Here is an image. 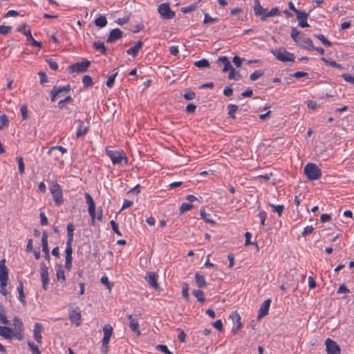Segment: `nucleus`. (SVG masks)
I'll return each mask as SVG.
<instances>
[{"label": "nucleus", "mask_w": 354, "mask_h": 354, "mask_svg": "<svg viewBox=\"0 0 354 354\" xmlns=\"http://www.w3.org/2000/svg\"><path fill=\"white\" fill-rule=\"evenodd\" d=\"M304 174L309 180H318L322 176L321 169L315 163H308L304 169Z\"/></svg>", "instance_id": "nucleus-1"}, {"label": "nucleus", "mask_w": 354, "mask_h": 354, "mask_svg": "<svg viewBox=\"0 0 354 354\" xmlns=\"http://www.w3.org/2000/svg\"><path fill=\"white\" fill-rule=\"evenodd\" d=\"M106 153L111 160L113 165H122L123 161L124 165H128V158L123 151H115L106 149Z\"/></svg>", "instance_id": "nucleus-2"}, {"label": "nucleus", "mask_w": 354, "mask_h": 354, "mask_svg": "<svg viewBox=\"0 0 354 354\" xmlns=\"http://www.w3.org/2000/svg\"><path fill=\"white\" fill-rule=\"evenodd\" d=\"M49 189L55 205L60 206L63 205L64 200L63 198L62 189L60 185L57 183H55L50 185Z\"/></svg>", "instance_id": "nucleus-3"}, {"label": "nucleus", "mask_w": 354, "mask_h": 354, "mask_svg": "<svg viewBox=\"0 0 354 354\" xmlns=\"http://www.w3.org/2000/svg\"><path fill=\"white\" fill-rule=\"evenodd\" d=\"M272 53L279 61L283 62H294L295 56L293 53L287 51L285 48H281L279 50H272Z\"/></svg>", "instance_id": "nucleus-4"}, {"label": "nucleus", "mask_w": 354, "mask_h": 354, "mask_svg": "<svg viewBox=\"0 0 354 354\" xmlns=\"http://www.w3.org/2000/svg\"><path fill=\"white\" fill-rule=\"evenodd\" d=\"M91 62L85 58H83L80 62H76L68 66L70 73H84L86 72Z\"/></svg>", "instance_id": "nucleus-5"}, {"label": "nucleus", "mask_w": 354, "mask_h": 354, "mask_svg": "<svg viewBox=\"0 0 354 354\" xmlns=\"http://www.w3.org/2000/svg\"><path fill=\"white\" fill-rule=\"evenodd\" d=\"M158 11L160 15L164 19H171L175 17V12L171 10L169 3H162L158 8Z\"/></svg>", "instance_id": "nucleus-6"}, {"label": "nucleus", "mask_w": 354, "mask_h": 354, "mask_svg": "<svg viewBox=\"0 0 354 354\" xmlns=\"http://www.w3.org/2000/svg\"><path fill=\"white\" fill-rule=\"evenodd\" d=\"M81 310L79 306H75L69 310L68 319L71 323L75 324L76 326L81 325Z\"/></svg>", "instance_id": "nucleus-7"}, {"label": "nucleus", "mask_w": 354, "mask_h": 354, "mask_svg": "<svg viewBox=\"0 0 354 354\" xmlns=\"http://www.w3.org/2000/svg\"><path fill=\"white\" fill-rule=\"evenodd\" d=\"M325 344L327 354H340L341 348L334 340L327 338L325 340Z\"/></svg>", "instance_id": "nucleus-8"}, {"label": "nucleus", "mask_w": 354, "mask_h": 354, "mask_svg": "<svg viewBox=\"0 0 354 354\" xmlns=\"http://www.w3.org/2000/svg\"><path fill=\"white\" fill-rule=\"evenodd\" d=\"M297 43L301 48L307 50L312 51L315 49L312 40L305 35H300Z\"/></svg>", "instance_id": "nucleus-9"}, {"label": "nucleus", "mask_w": 354, "mask_h": 354, "mask_svg": "<svg viewBox=\"0 0 354 354\" xmlns=\"http://www.w3.org/2000/svg\"><path fill=\"white\" fill-rule=\"evenodd\" d=\"M104 337L102 340V348L106 346V350H109V343L111 337L113 334V328L110 324H105L102 328Z\"/></svg>", "instance_id": "nucleus-10"}, {"label": "nucleus", "mask_w": 354, "mask_h": 354, "mask_svg": "<svg viewBox=\"0 0 354 354\" xmlns=\"http://www.w3.org/2000/svg\"><path fill=\"white\" fill-rule=\"evenodd\" d=\"M0 336L9 340L12 339H17V337H19L17 333L13 330V328L6 326H0Z\"/></svg>", "instance_id": "nucleus-11"}, {"label": "nucleus", "mask_w": 354, "mask_h": 354, "mask_svg": "<svg viewBox=\"0 0 354 354\" xmlns=\"http://www.w3.org/2000/svg\"><path fill=\"white\" fill-rule=\"evenodd\" d=\"M13 326L14 328L13 330L17 333V339L18 340H22L23 339V333L24 330V323L17 316H15L13 319Z\"/></svg>", "instance_id": "nucleus-12"}, {"label": "nucleus", "mask_w": 354, "mask_h": 354, "mask_svg": "<svg viewBox=\"0 0 354 354\" xmlns=\"http://www.w3.org/2000/svg\"><path fill=\"white\" fill-rule=\"evenodd\" d=\"M6 260L1 259L0 261V283L2 286L4 283H8V268L5 265Z\"/></svg>", "instance_id": "nucleus-13"}, {"label": "nucleus", "mask_w": 354, "mask_h": 354, "mask_svg": "<svg viewBox=\"0 0 354 354\" xmlns=\"http://www.w3.org/2000/svg\"><path fill=\"white\" fill-rule=\"evenodd\" d=\"M48 235L46 231H44L42 232V236H41V245H42V251L44 254V258L45 259L49 261L50 260V254H49V249H48Z\"/></svg>", "instance_id": "nucleus-14"}, {"label": "nucleus", "mask_w": 354, "mask_h": 354, "mask_svg": "<svg viewBox=\"0 0 354 354\" xmlns=\"http://www.w3.org/2000/svg\"><path fill=\"white\" fill-rule=\"evenodd\" d=\"M122 35L123 32L120 29L114 28L112 30H111L106 41L109 44L114 43L115 41L122 38Z\"/></svg>", "instance_id": "nucleus-15"}, {"label": "nucleus", "mask_w": 354, "mask_h": 354, "mask_svg": "<svg viewBox=\"0 0 354 354\" xmlns=\"http://www.w3.org/2000/svg\"><path fill=\"white\" fill-rule=\"evenodd\" d=\"M297 19L299 21V26L301 28H306L309 26L307 19L308 17V13L304 10H300L297 14Z\"/></svg>", "instance_id": "nucleus-16"}, {"label": "nucleus", "mask_w": 354, "mask_h": 354, "mask_svg": "<svg viewBox=\"0 0 354 354\" xmlns=\"http://www.w3.org/2000/svg\"><path fill=\"white\" fill-rule=\"evenodd\" d=\"M58 151L61 153V154H64L67 153V149L65 147H63L62 146H53L50 147L48 151V153L49 156H52L55 160H58L60 158L59 154H54L55 152Z\"/></svg>", "instance_id": "nucleus-17"}, {"label": "nucleus", "mask_w": 354, "mask_h": 354, "mask_svg": "<svg viewBox=\"0 0 354 354\" xmlns=\"http://www.w3.org/2000/svg\"><path fill=\"white\" fill-rule=\"evenodd\" d=\"M271 304V299H268L263 301V303L261 304L259 310V314L257 316V319H260L262 317H265L268 314L269 308Z\"/></svg>", "instance_id": "nucleus-18"}, {"label": "nucleus", "mask_w": 354, "mask_h": 354, "mask_svg": "<svg viewBox=\"0 0 354 354\" xmlns=\"http://www.w3.org/2000/svg\"><path fill=\"white\" fill-rule=\"evenodd\" d=\"M44 329L43 325L41 323H36L34 326L33 329V337L35 341L41 344L42 342V336H41V332Z\"/></svg>", "instance_id": "nucleus-19"}, {"label": "nucleus", "mask_w": 354, "mask_h": 354, "mask_svg": "<svg viewBox=\"0 0 354 354\" xmlns=\"http://www.w3.org/2000/svg\"><path fill=\"white\" fill-rule=\"evenodd\" d=\"M254 12L256 16H259L261 19L264 15L267 14V9L263 8L261 6L259 0H255L254 5Z\"/></svg>", "instance_id": "nucleus-20"}, {"label": "nucleus", "mask_w": 354, "mask_h": 354, "mask_svg": "<svg viewBox=\"0 0 354 354\" xmlns=\"http://www.w3.org/2000/svg\"><path fill=\"white\" fill-rule=\"evenodd\" d=\"M145 279L150 286L154 288L155 289L158 288V284L157 282V277L155 272H147V277H146Z\"/></svg>", "instance_id": "nucleus-21"}, {"label": "nucleus", "mask_w": 354, "mask_h": 354, "mask_svg": "<svg viewBox=\"0 0 354 354\" xmlns=\"http://www.w3.org/2000/svg\"><path fill=\"white\" fill-rule=\"evenodd\" d=\"M127 317L130 322V328L133 332L136 333L138 335H139L140 334V331L139 330V324L138 320L135 319L132 315H128Z\"/></svg>", "instance_id": "nucleus-22"}, {"label": "nucleus", "mask_w": 354, "mask_h": 354, "mask_svg": "<svg viewBox=\"0 0 354 354\" xmlns=\"http://www.w3.org/2000/svg\"><path fill=\"white\" fill-rule=\"evenodd\" d=\"M217 63L223 64V72H227L233 68L226 56L220 57L217 60Z\"/></svg>", "instance_id": "nucleus-23"}, {"label": "nucleus", "mask_w": 354, "mask_h": 354, "mask_svg": "<svg viewBox=\"0 0 354 354\" xmlns=\"http://www.w3.org/2000/svg\"><path fill=\"white\" fill-rule=\"evenodd\" d=\"M76 122L78 123V129L76 133V137L79 138L87 133L88 127L84 126V122L81 120H77Z\"/></svg>", "instance_id": "nucleus-24"}, {"label": "nucleus", "mask_w": 354, "mask_h": 354, "mask_svg": "<svg viewBox=\"0 0 354 354\" xmlns=\"http://www.w3.org/2000/svg\"><path fill=\"white\" fill-rule=\"evenodd\" d=\"M24 35L26 37V40L28 42L31 44L32 46L37 47L39 48H41L42 44L40 41H36L32 36L31 31L30 29H28L26 32H24Z\"/></svg>", "instance_id": "nucleus-25"}, {"label": "nucleus", "mask_w": 354, "mask_h": 354, "mask_svg": "<svg viewBox=\"0 0 354 354\" xmlns=\"http://www.w3.org/2000/svg\"><path fill=\"white\" fill-rule=\"evenodd\" d=\"M142 46L143 42L142 41H138L133 46L127 50V53L132 55L133 57H136Z\"/></svg>", "instance_id": "nucleus-26"}, {"label": "nucleus", "mask_w": 354, "mask_h": 354, "mask_svg": "<svg viewBox=\"0 0 354 354\" xmlns=\"http://www.w3.org/2000/svg\"><path fill=\"white\" fill-rule=\"evenodd\" d=\"M19 292V299L24 306L26 305V296L24 292V283L21 280H19V286L17 287Z\"/></svg>", "instance_id": "nucleus-27"}, {"label": "nucleus", "mask_w": 354, "mask_h": 354, "mask_svg": "<svg viewBox=\"0 0 354 354\" xmlns=\"http://www.w3.org/2000/svg\"><path fill=\"white\" fill-rule=\"evenodd\" d=\"M195 279L197 286L199 288H203L207 286V283L205 281V277L203 275L200 274L198 272H196L195 274Z\"/></svg>", "instance_id": "nucleus-28"}, {"label": "nucleus", "mask_w": 354, "mask_h": 354, "mask_svg": "<svg viewBox=\"0 0 354 354\" xmlns=\"http://www.w3.org/2000/svg\"><path fill=\"white\" fill-rule=\"evenodd\" d=\"M93 46L95 50L100 51L102 55H105L107 54V48L103 42L97 41L93 43Z\"/></svg>", "instance_id": "nucleus-29"}, {"label": "nucleus", "mask_w": 354, "mask_h": 354, "mask_svg": "<svg viewBox=\"0 0 354 354\" xmlns=\"http://www.w3.org/2000/svg\"><path fill=\"white\" fill-rule=\"evenodd\" d=\"M56 277L58 281H61L64 282L66 281V277L64 273V270L62 265H58L56 272Z\"/></svg>", "instance_id": "nucleus-30"}, {"label": "nucleus", "mask_w": 354, "mask_h": 354, "mask_svg": "<svg viewBox=\"0 0 354 354\" xmlns=\"http://www.w3.org/2000/svg\"><path fill=\"white\" fill-rule=\"evenodd\" d=\"M280 11L277 7L272 8L269 12H267L266 15H264L261 17V21H265L267 17L279 16Z\"/></svg>", "instance_id": "nucleus-31"}, {"label": "nucleus", "mask_w": 354, "mask_h": 354, "mask_svg": "<svg viewBox=\"0 0 354 354\" xmlns=\"http://www.w3.org/2000/svg\"><path fill=\"white\" fill-rule=\"evenodd\" d=\"M75 231V225L70 223L67 225V241H73V234Z\"/></svg>", "instance_id": "nucleus-32"}, {"label": "nucleus", "mask_w": 354, "mask_h": 354, "mask_svg": "<svg viewBox=\"0 0 354 354\" xmlns=\"http://www.w3.org/2000/svg\"><path fill=\"white\" fill-rule=\"evenodd\" d=\"M239 106L236 104H230L227 105L228 115L232 119H236L235 113L238 110Z\"/></svg>", "instance_id": "nucleus-33"}, {"label": "nucleus", "mask_w": 354, "mask_h": 354, "mask_svg": "<svg viewBox=\"0 0 354 354\" xmlns=\"http://www.w3.org/2000/svg\"><path fill=\"white\" fill-rule=\"evenodd\" d=\"M95 24L100 28L106 26L107 24L106 18L104 16L100 15L95 19Z\"/></svg>", "instance_id": "nucleus-34"}, {"label": "nucleus", "mask_w": 354, "mask_h": 354, "mask_svg": "<svg viewBox=\"0 0 354 354\" xmlns=\"http://www.w3.org/2000/svg\"><path fill=\"white\" fill-rule=\"evenodd\" d=\"M314 37L318 39L324 46L330 47L333 44L329 40H328L324 35L322 34H315Z\"/></svg>", "instance_id": "nucleus-35"}, {"label": "nucleus", "mask_w": 354, "mask_h": 354, "mask_svg": "<svg viewBox=\"0 0 354 354\" xmlns=\"http://www.w3.org/2000/svg\"><path fill=\"white\" fill-rule=\"evenodd\" d=\"M192 294L196 297L198 301L203 303L205 301L203 291L201 290H194L192 291Z\"/></svg>", "instance_id": "nucleus-36"}, {"label": "nucleus", "mask_w": 354, "mask_h": 354, "mask_svg": "<svg viewBox=\"0 0 354 354\" xmlns=\"http://www.w3.org/2000/svg\"><path fill=\"white\" fill-rule=\"evenodd\" d=\"M182 295H183V297L186 301H189V285L186 282H183L182 283Z\"/></svg>", "instance_id": "nucleus-37"}, {"label": "nucleus", "mask_w": 354, "mask_h": 354, "mask_svg": "<svg viewBox=\"0 0 354 354\" xmlns=\"http://www.w3.org/2000/svg\"><path fill=\"white\" fill-rule=\"evenodd\" d=\"M321 60L322 62H324V63L328 64L329 66H332V67H334V68H338V69H342L343 68V67H342V66L341 64L335 62L333 60L328 59H326L325 57H322Z\"/></svg>", "instance_id": "nucleus-38"}, {"label": "nucleus", "mask_w": 354, "mask_h": 354, "mask_svg": "<svg viewBox=\"0 0 354 354\" xmlns=\"http://www.w3.org/2000/svg\"><path fill=\"white\" fill-rule=\"evenodd\" d=\"M82 83L84 88L91 87L93 84L92 77L90 75H84L82 77Z\"/></svg>", "instance_id": "nucleus-39"}, {"label": "nucleus", "mask_w": 354, "mask_h": 354, "mask_svg": "<svg viewBox=\"0 0 354 354\" xmlns=\"http://www.w3.org/2000/svg\"><path fill=\"white\" fill-rule=\"evenodd\" d=\"M201 216L206 223L215 224V221L210 218L211 215L205 212L204 209H201L200 212Z\"/></svg>", "instance_id": "nucleus-40"}, {"label": "nucleus", "mask_w": 354, "mask_h": 354, "mask_svg": "<svg viewBox=\"0 0 354 354\" xmlns=\"http://www.w3.org/2000/svg\"><path fill=\"white\" fill-rule=\"evenodd\" d=\"M231 317L234 324H236V330H239L242 327V324L241 323V317L237 313H234Z\"/></svg>", "instance_id": "nucleus-41"}, {"label": "nucleus", "mask_w": 354, "mask_h": 354, "mask_svg": "<svg viewBox=\"0 0 354 354\" xmlns=\"http://www.w3.org/2000/svg\"><path fill=\"white\" fill-rule=\"evenodd\" d=\"M241 78V75L239 72L236 71L234 68H232L230 71V73L228 75V79L230 80H239Z\"/></svg>", "instance_id": "nucleus-42"}, {"label": "nucleus", "mask_w": 354, "mask_h": 354, "mask_svg": "<svg viewBox=\"0 0 354 354\" xmlns=\"http://www.w3.org/2000/svg\"><path fill=\"white\" fill-rule=\"evenodd\" d=\"M194 65L199 68H209V62L206 59H202L201 60L196 62Z\"/></svg>", "instance_id": "nucleus-43"}, {"label": "nucleus", "mask_w": 354, "mask_h": 354, "mask_svg": "<svg viewBox=\"0 0 354 354\" xmlns=\"http://www.w3.org/2000/svg\"><path fill=\"white\" fill-rule=\"evenodd\" d=\"M270 206L272 207L273 212L277 213L279 216H281L284 209V206L283 205H275L273 204H270Z\"/></svg>", "instance_id": "nucleus-44"}, {"label": "nucleus", "mask_w": 354, "mask_h": 354, "mask_svg": "<svg viewBox=\"0 0 354 354\" xmlns=\"http://www.w3.org/2000/svg\"><path fill=\"white\" fill-rule=\"evenodd\" d=\"M194 207V206L192 203H183L180 205V214H183L187 211H189V210L193 209Z\"/></svg>", "instance_id": "nucleus-45"}, {"label": "nucleus", "mask_w": 354, "mask_h": 354, "mask_svg": "<svg viewBox=\"0 0 354 354\" xmlns=\"http://www.w3.org/2000/svg\"><path fill=\"white\" fill-rule=\"evenodd\" d=\"M264 72L262 70H256L254 71L250 76V79L252 81H255L260 77L263 76Z\"/></svg>", "instance_id": "nucleus-46"}, {"label": "nucleus", "mask_w": 354, "mask_h": 354, "mask_svg": "<svg viewBox=\"0 0 354 354\" xmlns=\"http://www.w3.org/2000/svg\"><path fill=\"white\" fill-rule=\"evenodd\" d=\"M73 102V98L71 95L66 96L64 99L61 100L58 102V106L59 109H63L65 106V104L66 102Z\"/></svg>", "instance_id": "nucleus-47"}, {"label": "nucleus", "mask_w": 354, "mask_h": 354, "mask_svg": "<svg viewBox=\"0 0 354 354\" xmlns=\"http://www.w3.org/2000/svg\"><path fill=\"white\" fill-rule=\"evenodd\" d=\"M299 31L297 30V29L295 28V27H292L291 28V32H290V36H291V38L295 41V42H298V40H299Z\"/></svg>", "instance_id": "nucleus-48"}, {"label": "nucleus", "mask_w": 354, "mask_h": 354, "mask_svg": "<svg viewBox=\"0 0 354 354\" xmlns=\"http://www.w3.org/2000/svg\"><path fill=\"white\" fill-rule=\"evenodd\" d=\"M118 75V71H116L114 74L110 75L108 79H107V81L106 82V85L107 86V87L109 88H112L114 83H115V77L117 76Z\"/></svg>", "instance_id": "nucleus-49"}, {"label": "nucleus", "mask_w": 354, "mask_h": 354, "mask_svg": "<svg viewBox=\"0 0 354 354\" xmlns=\"http://www.w3.org/2000/svg\"><path fill=\"white\" fill-rule=\"evenodd\" d=\"M59 94L60 90L57 88V86H55L50 91V100L55 102Z\"/></svg>", "instance_id": "nucleus-50"}, {"label": "nucleus", "mask_w": 354, "mask_h": 354, "mask_svg": "<svg viewBox=\"0 0 354 354\" xmlns=\"http://www.w3.org/2000/svg\"><path fill=\"white\" fill-rule=\"evenodd\" d=\"M9 123L8 117L6 114L0 115V130L3 129Z\"/></svg>", "instance_id": "nucleus-51"}, {"label": "nucleus", "mask_w": 354, "mask_h": 354, "mask_svg": "<svg viewBox=\"0 0 354 354\" xmlns=\"http://www.w3.org/2000/svg\"><path fill=\"white\" fill-rule=\"evenodd\" d=\"M218 21V18H217V17L213 18L209 14H207V13L205 14L203 24H212L214 22H217Z\"/></svg>", "instance_id": "nucleus-52"}, {"label": "nucleus", "mask_w": 354, "mask_h": 354, "mask_svg": "<svg viewBox=\"0 0 354 354\" xmlns=\"http://www.w3.org/2000/svg\"><path fill=\"white\" fill-rule=\"evenodd\" d=\"M40 275L41 277L48 276V268L46 263L44 262L41 263L40 264Z\"/></svg>", "instance_id": "nucleus-53"}, {"label": "nucleus", "mask_w": 354, "mask_h": 354, "mask_svg": "<svg viewBox=\"0 0 354 354\" xmlns=\"http://www.w3.org/2000/svg\"><path fill=\"white\" fill-rule=\"evenodd\" d=\"M110 224L111 225L113 231L118 236H122V234L119 230L118 224L114 221L111 220L110 221Z\"/></svg>", "instance_id": "nucleus-54"}, {"label": "nucleus", "mask_w": 354, "mask_h": 354, "mask_svg": "<svg viewBox=\"0 0 354 354\" xmlns=\"http://www.w3.org/2000/svg\"><path fill=\"white\" fill-rule=\"evenodd\" d=\"M19 171L21 174H23L25 171V165L22 157L17 158Z\"/></svg>", "instance_id": "nucleus-55"}, {"label": "nucleus", "mask_w": 354, "mask_h": 354, "mask_svg": "<svg viewBox=\"0 0 354 354\" xmlns=\"http://www.w3.org/2000/svg\"><path fill=\"white\" fill-rule=\"evenodd\" d=\"M12 30V27L10 26L0 25V34L6 35L10 33Z\"/></svg>", "instance_id": "nucleus-56"}, {"label": "nucleus", "mask_w": 354, "mask_h": 354, "mask_svg": "<svg viewBox=\"0 0 354 354\" xmlns=\"http://www.w3.org/2000/svg\"><path fill=\"white\" fill-rule=\"evenodd\" d=\"M196 8H197V6H196V3L189 6L187 7L182 8L181 12L183 13H189V12H191L195 10L196 9Z\"/></svg>", "instance_id": "nucleus-57"}, {"label": "nucleus", "mask_w": 354, "mask_h": 354, "mask_svg": "<svg viewBox=\"0 0 354 354\" xmlns=\"http://www.w3.org/2000/svg\"><path fill=\"white\" fill-rule=\"evenodd\" d=\"M156 348L161 351L162 353H164L165 354H173L172 352H171L168 347L165 345V344H158L157 346H156Z\"/></svg>", "instance_id": "nucleus-58"}, {"label": "nucleus", "mask_w": 354, "mask_h": 354, "mask_svg": "<svg viewBox=\"0 0 354 354\" xmlns=\"http://www.w3.org/2000/svg\"><path fill=\"white\" fill-rule=\"evenodd\" d=\"M22 119L26 120L28 118V108L26 104H23L20 107Z\"/></svg>", "instance_id": "nucleus-59"}, {"label": "nucleus", "mask_w": 354, "mask_h": 354, "mask_svg": "<svg viewBox=\"0 0 354 354\" xmlns=\"http://www.w3.org/2000/svg\"><path fill=\"white\" fill-rule=\"evenodd\" d=\"M342 77L346 82H351L354 84V75H352L349 73H344L342 75Z\"/></svg>", "instance_id": "nucleus-60"}, {"label": "nucleus", "mask_w": 354, "mask_h": 354, "mask_svg": "<svg viewBox=\"0 0 354 354\" xmlns=\"http://www.w3.org/2000/svg\"><path fill=\"white\" fill-rule=\"evenodd\" d=\"M100 281L102 284H104L106 285V286L107 287L108 289H111L113 286V284L109 281L108 277L106 276H103L101 279H100Z\"/></svg>", "instance_id": "nucleus-61"}, {"label": "nucleus", "mask_w": 354, "mask_h": 354, "mask_svg": "<svg viewBox=\"0 0 354 354\" xmlns=\"http://www.w3.org/2000/svg\"><path fill=\"white\" fill-rule=\"evenodd\" d=\"M49 67L53 70V71H57L58 69V64L57 63L54 61L53 59H47L46 60Z\"/></svg>", "instance_id": "nucleus-62"}, {"label": "nucleus", "mask_w": 354, "mask_h": 354, "mask_svg": "<svg viewBox=\"0 0 354 354\" xmlns=\"http://www.w3.org/2000/svg\"><path fill=\"white\" fill-rule=\"evenodd\" d=\"M38 75L40 77V84L44 85L45 83L48 82V77L46 74V73L41 71L38 73Z\"/></svg>", "instance_id": "nucleus-63"}, {"label": "nucleus", "mask_w": 354, "mask_h": 354, "mask_svg": "<svg viewBox=\"0 0 354 354\" xmlns=\"http://www.w3.org/2000/svg\"><path fill=\"white\" fill-rule=\"evenodd\" d=\"M183 97L187 100H192L195 99L196 93L194 91H189L184 93Z\"/></svg>", "instance_id": "nucleus-64"}]
</instances>
